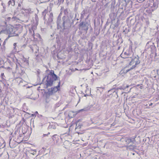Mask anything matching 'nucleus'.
Wrapping results in <instances>:
<instances>
[{
  "label": "nucleus",
  "instance_id": "f257e3e1",
  "mask_svg": "<svg viewBox=\"0 0 159 159\" xmlns=\"http://www.w3.org/2000/svg\"><path fill=\"white\" fill-rule=\"evenodd\" d=\"M49 71V73L48 75L47 76V79L46 80V85L47 86H51L52 84L53 80L51 78H49V75L51 76L53 79V80L56 81L57 80V75L54 74V71L53 70H46V71Z\"/></svg>",
  "mask_w": 159,
  "mask_h": 159
},
{
  "label": "nucleus",
  "instance_id": "f03ea898",
  "mask_svg": "<svg viewBox=\"0 0 159 159\" xmlns=\"http://www.w3.org/2000/svg\"><path fill=\"white\" fill-rule=\"evenodd\" d=\"M129 58L131 59V61L129 62L128 66L132 65L131 68V69L133 70L140 63V61L138 58L135 57L134 58L130 57H129Z\"/></svg>",
  "mask_w": 159,
  "mask_h": 159
},
{
  "label": "nucleus",
  "instance_id": "7ed1b4c3",
  "mask_svg": "<svg viewBox=\"0 0 159 159\" xmlns=\"http://www.w3.org/2000/svg\"><path fill=\"white\" fill-rule=\"evenodd\" d=\"M19 132L20 136H24L26 139H28L31 133V130H19Z\"/></svg>",
  "mask_w": 159,
  "mask_h": 159
},
{
  "label": "nucleus",
  "instance_id": "20e7f679",
  "mask_svg": "<svg viewBox=\"0 0 159 159\" xmlns=\"http://www.w3.org/2000/svg\"><path fill=\"white\" fill-rule=\"evenodd\" d=\"M132 53V51H130L129 50H126L124 53H121L120 55V56L123 58H129V57L128 56H130Z\"/></svg>",
  "mask_w": 159,
  "mask_h": 159
},
{
  "label": "nucleus",
  "instance_id": "39448f33",
  "mask_svg": "<svg viewBox=\"0 0 159 159\" xmlns=\"http://www.w3.org/2000/svg\"><path fill=\"white\" fill-rule=\"evenodd\" d=\"M128 66H127L123 68L120 71V73L122 75H124L127 73L128 72L132 70L131 69L130 67L129 68H127Z\"/></svg>",
  "mask_w": 159,
  "mask_h": 159
},
{
  "label": "nucleus",
  "instance_id": "423d86ee",
  "mask_svg": "<svg viewBox=\"0 0 159 159\" xmlns=\"http://www.w3.org/2000/svg\"><path fill=\"white\" fill-rule=\"evenodd\" d=\"M14 28L12 26L9 27L8 29V33L9 34H13L15 32L14 31Z\"/></svg>",
  "mask_w": 159,
  "mask_h": 159
},
{
  "label": "nucleus",
  "instance_id": "0eeeda50",
  "mask_svg": "<svg viewBox=\"0 0 159 159\" xmlns=\"http://www.w3.org/2000/svg\"><path fill=\"white\" fill-rule=\"evenodd\" d=\"M82 126V123H79L78 121L76 123L75 129H80Z\"/></svg>",
  "mask_w": 159,
  "mask_h": 159
},
{
  "label": "nucleus",
  "instance_id": "6e6552de",
  "mask_svg": "<svg viewBox=\"0 0 159 159\" xmlns=\"http://www.w3.org/2000/svg\"><path fill=\"white\" fill-rule=\"evenodd\" d=\"M48 10L47 9L44 10V11H43L42 14L43 15H44V16L43 17L44 19H45V16H46V14L48 13Z\"/></svg>",
  "mask_w": 159,
  "mask_h": 159
},
{
  "label": "nucleus",
  "instance_id": "1a4fd4ad",
  "mask_svg": "<svg viewBox=\"0 0 159 159\" xmlns=\"http://www.w3.org/2000/svg\"><path fill=\"white\" fill-rule=\"evenodd\" d=\"M125 141L126 143V144H128L131 142V140L130 139L128 138L125 139Z\"/></svg>",
  "mask_w": 159,
  "mask_h": 159
},
{
  "label": "nucleus",
  "instance_id": "9d476101",
  "mask_svg": "<svg viewBox=\"0 0 159 159\" xmlns=\"http://www.w3.org/2000/svg\"><path fill=\"white\" fill-rule=\"evenodd\" d=\"M60 86L58 85L57 86H56L54 88H53L52 90V91H53V90L56 89L55 92H57V91L58 90V88H59Z\"/></svg>",
  "mask_w": 159,
  "mask_h": 159
},
{
  "label": "nucleus",
  "instance_id": "9b49d317",
  "mask_svg": "<svg viewBox=\"0 0 159 159\" xmlns=\"http://www.w3.org/2000/svg\"><path fill=\"white\" fill-rule=\"evenodd\" d=\"M134 148V147L132 145H129L128 146H127V149H133Z\"/></svg>",
  "mask_w": 159,
  "mask_h": 159
},
{
  "label": "nucleus",
  "instance_id": "f8f14e48",
  "mask_svg": "<svg viewBox=\"0 0 159 159\" xmlns=\"http://www.w3.org/2000/svg\"><path fill=\"white\" fill-rule=\"evenodd\" d=\"M4 77H5V76L4 73H2L1 75V77L2 79H4Z\"/></svg>",
  "mask_w": 159,
  "mask_h": 159
},
{
  "label": "nucleus",
  "instance_id": "ddd939ff",
  "mask_svg": "<svg viewBox=\"0 0 159 159\" xmlns=\"http://www.w3.org/2000/svg\"><path fill=\"white\" fill-rule=\"evenodd\" d=\"M5 69H6L8 70H12V68L10 67H8L6 68H5Z\"/></svg>",
  "mask_w": 159,
  "mask_h": 159
},
{
  "label": "nucleus",
  "instance_id": "4468645a",
  "mask_svg": "<svg viewBox=\"0 0 159 159\" xmlns=\"http://www.w3.org/2000/svg\"><path fill=\"white\" fill-rule=\"evenodd\" d=\"M12 2L11 1V0L9 1L8 2V6H9L10 5H11L12 4Z\"/></svg>",
  "mask_w": 159,
  "mask_h": 159
},
{
  "label": "nucleus",
  "instance_id": "2eb2a0df",
  "mask_svg": "<svg viewBox=\"0 0 159 159\" xmlns=\"http://www.w3.org/2000/svg\"><path fill=\"white\" fill-rule=\"evenodd\" d=\"M143 88V86H142V84H141V85H140V88L141 89H142Z\"/></svg>",
  "mask_w": 159,
  "mask_h": 159
},
{
  "label": "nucleus",
  "instance_id": "dca6fc26",
  "mask_svg": "<svg viewBox=\"0 0 159 159\" xmlns=\"http://www.w3.org/2000/svg\"><path fill=\"white\" fill-rule=\"evenodd\" d=\"M13 45L14 46V48H16V43H15L13 44Z\"/></svg>",
  "mask_w": 159,
  "mask_h": 159
},
{
  "label": "nucleus",
  "instance_id": "f3484780",
  "mask_svg": "<svg viewBox=\"0 0 159 159\" xmlns=\"http://www.w3.org/2000/svg\"><path fill=\"white\" fill-rule=\"evenodd\" d=\"M12 1L13 2V4L12 5V6H14L15 5V1L14 0H12Z\"/></svg>",
  "mask_w": 159,
  "mask_h": 159
},
{
  "label": "nucleus",
  "instance_id": "a211bd4d",
  "mask_svg": "<svg viewBox=\"0 0 159 159\" xmlns=\"http://www.w3.org/2000/svg\"><path fill=\"white\" fill-rule=\"evenodd\" d=\"M32 36H33V37H34L35 36V34H34V31H33V34Z\"/></svg>",
  "mask_w": 159,
  "mask_h": 159
},
{
  "label": "nucleus",
  "instance_id": "6ab92c4d",
  "mask_svg": "<svg viewBox=\"0 0 159 159\" xmlns=\"http://www.w3.org/2000/svg\"><path fill=\"white\" fill-rule=\"evenodd\" d=\"M50 16H53V14L52 13H51L50 15Z\"/></svg>",
  "mask_w": 159,
  "mask_h": 159
},
{
  "label": "nucleus",
  "instance_id": "aec40b11",
  "mask_svg": "<svg viewBox=\"0 0 159 159\" xmlns=\"http://www.w3.org/2000/svg\"><path fill=\"white\" fill-rule=\"evenodd\" d=\"M29 32H30V33H32V31H31V29H29Z\"/></svg>",
  "mask_w": 159,
  "mask_h": 159
},
{
  "label": "nucleus",
  "instance_id": "412c9836",
  "mask_svg": "<svg viewBox=\"0 0 159 159\" xmlns=\"http://www.w3.org/2000/svg\"><path fill=\"white\" fill-rule=\"evenodd\" d=\"M153 104L152 103H151L150 104H149V106H151Z\"/></svg>",
  "mask_w": 159,
  "mask_h": 159
},
{
  "label": "nucleus",
  "instance_id": "4be33fe9",
  "mask_svg": "<svg viewBox=\"0 0 159 159\" xmlns=\"http://www.w3.org/2000/svg\"><path fill=\"white\" fill-rule=\"evenodd\" d=\"M18 6H19V7H21V4H20V3H19V4H18Z\"/></svg>",
  "mask_w": 159,
  "mask_h": 159
},
{
  "label": "nucleus",
  "instance_id": "5701e85b",
  "mask_svg": "<svg viewBox=\"0 0 159 159\" xmlns=\"http://www.w3.org/2000/svg\"><path fill=\"white\" fill-rule=\"evenodd\" d=\"M140 85H141V84H137V87H138V86H140Z\"/></svg>",
  "mask_w": 159,
  "mask_h": 159
},
{
  "label": "nucleus",
  "instance_id": "b1692460",
  "mask_svg": "<svg viewBox=\"0 0 159 159\" xmlns=\"http://www.w3.org/2000/svg\"><path fill=\"white\" fill-rule=\"evenodd\" d=\"M2 153H0V157H1L2 156Z\"/></svg>",
  "mask_w": 159,
  "mask_h": 159
},
{
  "label": "nucleus",
  "instance_id": "393cba45",
  "mask_svg": "<svg viewBox=\"0 0 159 159\" xmlns=\"http://www.w3.org/2000/svg\"><path fill=\"white\" fill-rule=\"evenodd\" d=\"M5 43H6V42H5V41L4 42V43H3V44H5Z\"/></svg>",
  "mask_w": 159,
  "mask_h": 159
},
{
  "label": "nucleus",
  "instance_id": "a878e982",
  "mask_svg": "<svg viewBox=\"0 0 159 159\" xmlns=\"http://www.w3.org/2000/svg\"><path fill=\"white\" fill-rule=\"evenodd\" d=\"M129 87V86H127L126 88H128Z\"/></svg>",
  "mask_w": 159,
  "mask_h": 159
},
{
  "label": "nucleus",
  "instance_id": "bb28decb",
  "mask_svg": "<svg viewBox=\"0 0 159 159\" xmlns=\"http://www.w3.org/2000/svg\"><path fill=\"white\" fill-rule=\"evenodd\" d=\"M32 154L33 155H34V153H32Z\"/></svg>",
  "mask_w": 159,
  "mask_h": 159
},
{
  "label": "nucleus",
  "instance_id": "cd10ccee",
  "mask_svg": "<svg viewBox=\"0 0 159 159\" xmlns=\"http://www.w3.org/2000/svg\"><path fill=\"white\" fill-rule=\"evenodd\" d=\"M50 133H48V134H49Z\"/></svg>",
  "mask_w": 159,
  "mask_h": 159
},
{
  "label": "nucleus",
  "instance_id": "c85d7f7f",
  "mask_svg": "<svg viewBox=\"0 0 159 159\" xmlns=\"http://www.w3.org/2000/svg\"><path fill=\"white\" fill-rule=\"evenodd\" d=\"M45 135H46V134H44L43 135H44V136H45Z\"/></svg>",
  "mask_w": 159,
  "mask_h": 159
},
{
  "label": "nucleus",
  "instance_id": "c756f323",
  "mask_svg": "<svg viewBox=\"0 0 159 159\" xmlns=\"http://www.w3.org/2000/svg\"><path fill=\"white\" fill-rule=\"evenodd\" d=\"M133 154L134 155V153H133Z\"/></svg>",
  "mask_w": 159,
  "mask_h": 159
},
{
  "label": "nucleus",
  "instance_id": "7c9ffc66",
  "mask_svg": "<svg viewBox=\"0 0 159 159\" xmlns=\"http://www.w3.org/2000/svg\"><path fill=\"white\" fill-rule=\"evenodd\" d=\"M1 150V149H0V150Z\"/></svg>",
  "mask_w": 159,
  "mask_h": 159
}]
</instances>
